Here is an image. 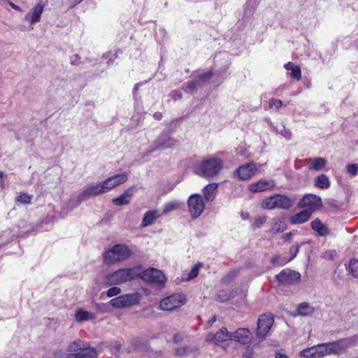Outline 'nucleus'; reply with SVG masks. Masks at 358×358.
Here are the masks:
<instances>
[{
    "mask_svg": "<svg viewBox=\"0 0 358 358\" xmlns=\"http://www.w3.org/2000/svg\"><path fill=\"white\" fill-rule=\"evenodd\" d=\"M282 136L286 138L287 140H289L292 137V133L289 130L287 129L285 127H283L280 131H278Z\"/></svg>",
    "mask_w": 358,
    "mask_h": 358,
    "instance_id": "obj_52",
    "label": "nucleus"
},
{
    "mask_svg": "<svg viewBox=\"0 0 358 358\" xmlns=\"http://www.w3.org/2000/svg\"><path fill=\"white\" fill-rule=\"evenodd\" d=\"M104 194V190L101 182L87 187L79 195L78 198L83 201L86 198Z\"/></svg>",
    "mask_w": 358,
    "mask_h": 358,
    "instance_id": "obj_18",
    "label": "nucleus"
},
{
    "mask_svg": "<svg viewBox=\"0 0 358 358\" xmlns=\"http://www.w3.org/2000/svg\"><path fill=\"white\" fill-rule=\"evenodd\" d=\"M292 233H287V234H285L283 235V239L285 241H287V240H289L291 236H292Z\"/></svg>",
    "mask_w": 358,
    "mask_h": 358,
    "instance_id": "obj_58",
    "label": "nucleus"
},
{
    "mask_svg": "<svg viewBox=\"0 0 358 358\" xmlns=\"http://www.w3.org/2000/svg\"><path fill=\"white\" fill-rule=\"evenodd\" d=\"M8 4L15 10H18V11H21L22 9L20 8V6H18L17 5L15 4L14 3L11 2V1H8Z\"/></svg>",
    "mask_w": 358,
    "mask_h": 358,
    "instance_id": "obj_56",
    "label": "nucleus"
},
{
    "mask_svg": "<svg viewBox=\"0 0 358 358\" xmlns=\"http://www.w3.org/2000/svg\"><path fill=\"white\" fill-rule=\"evenodd\" d=\"M285 68L288 71H291L290 76L294 79L299 80L301 78V71L299 66L292 62H288L285 65Z\"/></svg>",
    "mask_w": 358,
    "mask_h": 358,
    "instance_id": "obj_28",
    "label": "nucleus"
},
{
    "mask_svg": "<svg viewBox=\"0 0 358 358\" xmlns=\"http://www.w3.org/2000/svg\"><path fill=\"white\" fill-rule=\"evenodd\" d=\"M227 340L231 341V332H229L226 327H222L214 334L213 333H208L206 338V341L213 342L216 345Z\"/></svg>",
    "mask_w": 358,
    "mask_h": 358,
    "instance_id": "obj_15",
    "label": "nucleus"
},
{
    "mask_svg": "<svg viewBox=\"0 0 358 358\" xmlns=\"http://www.w3.org/2000/svg\"><path fill=\"white\" fill-rule=\"evenodd\" d=\"M258 166L254 162L247 163L239 166L236 170L239 180H247L252 178L257 173Z\"/></svg>",
    "mask_w": 358,
    "mask_h": 358,
    "instance_id": "obj_11",
    "label": "nucleus"
},
{
    "mask_svg": "<svg viewBox=\"0 0 358 358\" xmlns=\"http://www.w3.org/2000/svg\"><path fill=\"white\" fill-rule=\"evenodd\" d=\"M286 229V224L283 221L276 222L271 228V231L274 233L282 232Z\"/></svg>",
    "mask_w": 358,
    "mask_h": 358,
    "instance_id": "obj_37",
    "label": "nucleus"
},
{
    "mask_svg": "<svg viewBox=\"0 0 358 358\" xmlns=\"http://www.w3.org/2000/svg\"><path fill=\"white\" fill-rule=\"evenodd\" d=\"M273 324L274 317L271 314H262L259 317L255 334L259 342L264 341L271 334Z\"/></svg>",
    "mask_w": 358,
    "mask_h": 358,
    "instance_id": "obj_5",
    "label": "nucleus"
},
{
    "mask_svg": "<svg viewBox=\"0 0 358 358\" xmlns=\"http://www.w3.org/2000/svg\"><path fill=\"white\" fill-rule=\"evenodd\" d=\"M252 334L248 328H238L234 332H231V341H235L242 345L251 342Z\"/></svg>",
    "mask_w": 358,
    "mask_h": 358,
    "instance_id": "obj_12",
    "label": "nucleus"
},
{
    "mask_svg": "<svg viewBox=\"0 0 358 358\" xmlns=\"http://www.w3.org/2000/svg\"><path fill=\"white\" fill-rule=\"evenodd\" d=\"M277 280L284 285H292L299 282L301 280V274L293 270L283 269L275 276Z\"/></svg>",
    "mask_w": 358,
    "mask_h": 358,
    "instance_id": "obj_9",
    "label": "nucleus"
},
{
    "mask_svg": "<svg viewBox=\"0 0 358 358\" xmlns=\"http://www.w3.org/2000/svg\"><path fill=\"white\" fill-rule=\"evenodd\" d=\"M183 339V336L181 334H176L173 336V342L175 343H178L181 342Z\"/></svg>",
    "mask_w": 358,
    "mask_h": 358,
    "instance_id": "obj_54",
    "label": "nucleus"
},
{
    "mask_svg": "<svg viewBox=\"0 0 358 358\" xmlns=\"http://www.w3.org/2000/svg\"><path fill=\"white\" fill-rule=\"evenodd\" d=\"M344 341H346L347 348H350L358 343V334L354 335L351 337L345 338Z\"/></svg>",
    "mask_w": 358,
    "mask_h": 358,
    "instance_id": "obj_41",
    "label": "nucleus"
},
{
    "mask_svg": "<svg viewBox=\"0 0 358 358\" xmlns=\"http://www.w3.org/2000/svg\"><path fill=\"white\" fill-rule=\"evenodd\" d=\"M199 85H201V83L198 80H191L187 83V87L189 90H194Z\"/></svg>",
    "mask_w": 358,
    "mask_h": 358,
    "instance_id": "obj_48",
    "label": "nucleus"
},
{
    "mask_svg": "<svg viewBox=\"0 0 358 358\" xmlns=\"http://www.w3.org/2000/svg\"><path fill=\"white\" fill-rule=\"evenodd\" d=\"M317 349L319 350V355L320 358L323 357L324 356L331 355L330 347L329 346L328 343H320L317 345Z\"/></svg>",
    "mask_w": 358,
    "mask_h": 358,
    "instance_id": "obj_35",
    "label": "nucleus"
},
{
    "mask_svg": "<svg viewBox=\"0 0 358 358\" xmlns=\"http://www.w3.org/2000/svg\"><path fill=\"white\" fill-rule=\"evenodd\" d=\"M154 117H155L156 120H161V119H162V113H161L157 112V113H155L154 114Z\"/></svg>",
    "mask_w": 358,
    "mask_h": 358,
    "instance_id": "obj_59",
    "label": "nucleus"
},
{
    "mask_svg": "<svg viewBox=\"0 0 358 358\" xmlns=\"http://www.w3.org/2000/svg\"><path fill=\"white\" fill-rule=\"evenodd\" d=\"M188 207L192 217L196 218L201 215L205 208V204L200 194H192L188 199Z\"/></svg>",
    "mask_w": 358,
    "mask_h": 358,
    "instance_id": "obj_8",
    "label": "nucleus"
},
{
    "mask_svg": "<svg viewBox=\"0 0 358 358\" xmlns=\"http://www.w3.org/2000/svg\"><path fill=\"white\" fill-rule=\"evenodd\" d=\"M203 266L202 263H198L196 264L190 271V272L188 274V278L187 280H192L195 278L198 274L199 269Z\"/></svg>",
    "mask_w": 358,
    "mask_h": 358,
    "instance_id": "obj_38",
    "label": "nucleus"
},
{
    "mask_svg": "<svg viewBox=\"0 0 358 358\" xmlns=\"http://www.w3.org/2000/svg\"><path fill=\"white\" fill-rule=\"evenodd\" d=\"M189 352H190V350H189V348L187 346L181 348H178L176 350V355H180V356H183V355H187Z\"/></svg>",
    "mask_w": 358,
    "mask_h": 358,
    "instance_id": "obj_49",
    "label": "nucleus"
},
{
    "mask_svg": "<svg viewBox=\"0 0 358 358\" xmlns=\"http://www.w3.org/2000/svg\"><path fill=\"white\" fill-rule=\"evenodd\" d=\"M274 196L267 197L261 203V207L265 209H273L275 208Z\"/></svg>",
    "mask_w": 358,
    "mask_h": 358,
    "instance_id": "obj_36",
    "label": "nucleus"
},
{
    "mask_svg": "<svg viewBox=\"0 0 358 358\" xmlns=\"http://www.w3.org/2000/svg\"><path fill=\"white\" fill-rule=\"evenodd\" d=\"M104 306V307H106V304H104V303H102V304H101V305H100V304H97V306L99 307V308H100V306Z\"/></svg>",
    "mask_w": 358,
    "mask_h": 358,
    "instance_id": "obj_62",
    "label": "nucleus"
},
{
    "mask_svg": "<svg viewBox=\"0 0 358 358\" xmlns=\"http://www.w3.org/2000/svg\"><path fill=\"white\" fill-rule=\"evenodd\" d=\"M66 350L69 353L64 358H97L98 357L96 350L81 339L71 342Z\"/></svg>",
    "mask_w": 358,
    "mask_h": 358,
    "instance_id": "obj_1",
    "label": "nucleus"
},
{
    "mask_svg": "<svg viewBox=\"0 0 358 358\" xmlns=\"http://www.w3.org/2000/svg\"><path fill=\"white\" fill-rule=\"evenodd\" d=\"M347 271L353 278H358V259H350L347 266Z\"/></svg>",
    "mask_w": 358,
    "mask_h": 358,
    "instance_id": "obj_32",
    "label": "nucleus"
},
{
    "mask_svg": "<svg viewBox=\"0 0 358 358\" xmlns=\"http://www.w3.org/2000/svg\"><path fill=\"white\" fill-rule=\"evenodd\" d=\"M217 183H210L203 189V194L206 201H212L215 199L217 189Z\"/></svg>",
    "mask_w": 358,
    "mask_h": 358,
    "instance_id": "obj_27",
    "label": "nucleus"
},
{
    "mask_svg": "<svg viewBox=\"0 0 358 358\" xmlns=\"http://www.w3.org/2000/svg\"><path fill=\"white\" fill-rule=\"evenodd\" d=\"M187 301L186 297L182 294H174L162 299L160 308L163 310L171 311L181 307Z\"/></svg>",
    "mask_w": 358,
    "mask_h": 358,
    "instance_id": "obj_7",
    "label": "nucleus"
},
{
    "mask_svg": "<svg viewBox=\"0 0 358 358\" xmlns=\"http://www.w3.org/2000/svg\"><path fill=\"white\" fill-rule=\"evenodd\" d=\"M315 185L320 189L329 188L330 186V181L329 178L324 174L318 176L315 179Z\"/></svg>",
    "mask_w": 358,
    "mask_h": 358,
    "instance_id": "obj_31",
    "label": "nucleus"
},
{
    "mask_svg": "<svg viewBox=\"0 0 358 358\" xmlns=\"http://www.w3.org/2000/svg\"><path fill=\"white\" fill-rule=\"evenodd\" d=\"M317 345L306 348L301 352V356L305 358H320Z\"/></svg>",
    "mask_w": 358,
    "mask_h": 358,
    "instance_id": "obj_30",
    "label": "nucleus"
},
{
    "mask_svg": "<svg viewBox=\"0 0 358 358\" xmlns=\"http://www.w3.org/2000/svg\"><path fill=\"white\" fill-rule=\"evenodd\" d=\"M271 262L274 265L280 266L285 264L288 260H280L279 256L275 255L271 258Z\"/></svg>",
    "mask_w": 358,
    "mask_h": 358,
    "instance_id": "obj_46",
    "label": "nucleus"
},
{
    "mask_svg": "<svg viewBox=\"0 0 358 358\" xmlns=\"http://www.w3.org/2000/svg\"><path fill=\"white\" fill-rule=\"evenodd\" d=\"M130 255L131 251L127 245L118 244L107 250L103 257L107 264H113L127 259Z\"/></svg>",
    "mask_w": 358,
    "mask_h": 358,
    "instance_id": "obj_4",
    "label": "nucleus"
},
{
    "mask_svg": "<svg viewBox=\"0 0 358 358\" xmlns=\"http://www.w3.org/2000/svg\"><path fill=\"white\" fill-rule=\"evenodd\" d=\"M282 101L280 99H272L269 101L270 108L275 106V108H278L282 106Z\"/></svg>",
    "mask_w": 358,
    "mask_h": 358,
    "instance_id": "obj_50",
    "label": "nucleus"
},
{
    "mask_svg": "<svg viewBox=\"0 0 358 358\" xmlns=\"http://www.w3.org/2000/svg\"><path fill=\"white\" fill-rule=\"evenodd\" d=\"M122 343L121 341H117L114 343V344L111 347V350L114 352H117L120 351V350L122 348Z\"/></svg>",
    "mask_w": 358,
    "mask_h": 358,
    "instance_id": "obj_53",
    "label": "nucleus"
},
{
    "mask_svg": "<svg viewBox=\"0 0 358 358\" xmlns=\"http://www.w3.org/2000/svg\"><path fill=\"white\" fill-rule=\"evenodd\" d=\"M223 166V160L217 157H212L202 161L194 172L202 178L213 179L221 172Z\"/></svg>",
    "mask_w": 358,
    "mask_h": 358,
    "instance_id": "obj_2",
    "label": "nucleus"
},
{
    "mask_svg": "<svg viewBox=\"0 0 358 358\" xmlns=\"http://www.w3.org/2000/svg\"><path fill=\"white\" fill-rule=\"evenodd\" d=\"M313 214V210L306 209L290 217V222L293 224H302L308 221Z\"/></svg>",
    "mask_w": 358,
    "mask_h": 358,
    "instance_id": "obj_20",
    "label": "nucleus"
},
{
    "mask_svg": "<svg viewBox=\"0 0 358 358\" xmlns=\"http://www.w3.org/2000/svg\"><path fill=\"white\" fill-rule=\"evenodd\" d=\"M298 314L302 316L311 315L314 313L315 309L308 303H301L297 308Z\"/></svg>",
    "mask_w": 358,
    "mask_h": 358,
    "instance_id": "obj_29",
    "label": "nucleus"
},
{
    "mask_svg": "<svg viewBox=\"0 0 358 358\" xmlns=\"http://www.w3.org/2000/svg\"><path fill=\"white\" fill-rule=\"evenodd\" d=\"M311 228L317 231L320 236H326L330 234V231L327 227L322 224L321 220L318 218L311 222Z\"/></svg>",
    "mask_w": 358,
    "mask_h": 358,
    "instance_id": "obj_24",
    "label": "nucleus"
},
{
    "mask_svg": "<svg viewBox=\"0 0 358 358\" xmlns=\"http://www.w3.org/2000/svg\"><path fill=\"white\" fill-rule=\"evenodd\" d=\"M346 170L351 175L355 176L358 172V165L356 164H349L346 166Z\"/></svg>",
    "mask_w": 358,
    "mask_h": 358,
    "instance_id": "obj_43",
    "label": "nucleus"
},
{
    "mask_svg": "<svg viewBox=\"0 0 358 358\" xmlns=\"http://www.w3.org/2000/svg\"><path fill=\"white\" fill-rule=\"evenodd\" d=\"M275 187V182L272 180H259L252 182L248 185V189L255 193L271 190Z\"/></svg>",
    "mask_w": 358,
    "mask_h": 358,
    "instance_id": "obj_16",
    "label": "nucleus"
},
{
    "mask_svg": "<svg viewBox=\"0 0 358 358\" xmlns=\"http://www.w3.org/2000/svg\"><path fill=\"white\" fill-rule=\"evenodd\" d=\"M140 275L138 270L135 268H121L105 278V283L107 286L113 285H121L136 279Z\"/></svg>",
    "mask_w": 358,
    "mask_h": 358,
    "instance_id": "obj_3",
    "label": "nucleus"
},
{
    "mask_svg": "<svg viewBox=\"0 0 358 358\" xmlns=\"http://www.w3.org/2000/svg\"><path fill=\"white\" fill-rule=\"evenodd\" d=\"M322 199L319 196L313 194H306L299 203L300 207L304 208L310 206L311 208H318L322 206Z\"/></svg>",
    "mask_w": 358,
    "mask_h": 358,
    "instance_id": "obj_17",
    "label": "nucleus"
},
{
    "mask_svg": "<svg viewBox=\"0 0 358 358\" xmlns=\"http://www.w3.org/2000/svg\"><path fill=\"white\" fill-rule=\"evenodd\" d=\"M161 215V213L159 210H149L147 211L144 217L142 220L141 226L143 227H146L148 226L152 225L155 223L156 220Z\"/></svg>",
    "mask_w": 358,
    "mask_h": 358,
    "instance_id": "obj_23",
    "label": "nucleus"
},
{
    "mask_svg": "<svg viewBox=\"0 0 358 358\" xmlns=\"http://www.w3.org/2000/svg\"><path fill=\"white\" fill-rule=\"evenodd\" d=\"M134 188L131 187L125 190L122 194L113 199V204L116 206L127 205L130 203V199L134 195Z\"/></svg>",
    "mask_w": 358,
    "mask_h": 358,
    "instance_id": "obj_22",
    "label": "nucleus"
},
{
    "mask_svg": "<svg viewBox=\"0 0 358 358\" xmlns=\"http://www.w3.org/2000/svg\"><path fill=\"white\" fill-rule=\"evenodd\" d=\"M109 178L110 180H112L111 182L113 183V185H114V187H115L120 185L124 183L127 180L128 177L127 175L124 173L122 174L115 175L112 177H110Z\"/></svg>",
    "mask_w": 358,
    "mask_h": 358,
    "instance_id": "obj_34",
    "label": "nucleus"
},
{
    "mask_svg": "<svg viewBox=\"0 0 358 358\" xmlns=\"http://www.w3.org/2000/svg\"><path fill=\"white\" fill-rule=\"evenodd\" d=\"M33 198L32 195H29L26 193H21L17 197V200L21 203L23 204H29L31 203V201Z\"/></svg>",
    "mask_w": 358,
    "mask_h": 358,
    "instance_id": "obj_39",
    "label": "nucleus"
},
{
    "mask_svg": "<svg viewBox=\"0 0 358 358\" xmlns=\"http://www.w3.org/2000/svg\"><path fill=\"white\" fill-rule=\"evenodd\" d=\"M266 221V217H260L255 219L254 227L255 228H259Z\"/></svg>",
    "mask_w": 358,
    "mask_h": 358,
    "instance_id": "obj_51",
    "label": "nucleus"
},
{
    "mask_svg": "<svg viewBox=\"0 0 358 358\" xmlns=\"http://www.w3.org/2000/svg\"><path fill=\"white\" fill-rule=\"evenodd\" d=\"M176 141L168 133H162L155 141L154 147L150 152H154L159 149H168L175 146Z\"/></svg>",
    "mask_w": 358,
    "mask_h": 358,
    "instance_id": "obj_13",
    "label": "nucleus"
},
{
    "mask_svg": "<svg viewBox=\"0 0 358 358\" xmlns=\"http://www.w3.org/2000/svg\"><path fill=\"white\" fill-rule=\"evenodd\" d=\"M140 300L141 295L134 292L113 298L109 301V304L115 308H122L138 304Z\"/></svg>",
    "mask_w": 358,
    "mask_h": 358,
    "instance_id": "obj_6",
    "label": "nucleus"
},
{
    "mask_svg": "<svg viewBox=\"0 0 358 358\" xmlns=\"http://www.w3.org/2000/svg\"><path fill=\"white\" fill-rule=\"evenodd\" d=\"M60 354H61V352H60V351H57V352H55L54 353V356H55V357L56 358V357H57V356L58 355H60Z\"/></svg>",
    "mask_w": 358,
    "mask_h": 358,
    "instance_id": "obj_61",
    "label": "nucleus"
},
{
    "mask_svg": "<svg viewBox=\"0 0 358 358\" xmlns=\"http://www.w3.org/2000/svg\"><path fill=\"white\" fill-rule=\"evenodd\" d=\"M215 321H216V316L214 315L208 321L207 324H206V328L207 329L210 328Z\"/></svg>",
    "mask_w": 358,
    "mask_h": 358,
    "instance_id": "obj_55",
    "label": "nucleus"
},
{
    "mask_svg": "<svg viewBox=\"0 0 358 358\" xmlns=\"http://www.w3.org/2000/svg\"><path fill=\"white\" fill-rule=\"evenodd\" d=\"M75 317L77 322L90 320L94 318L92 313L83 310H78L76 313Z\"/></svg>",
    "mask_w": 358,
    "mask_h": 358,
    "instance_id": "obj_33",
    "label": "nucleus"
},
{
    "mask_svg": "<svg viewBox=\"0 0 358 358\" xmlns=\"http://www.w3.org/2000/svg\"><path fill=\"white\" fill-rule=\"evenodd\" d=\"M141 278L145 282H152L162 285L166 281L164 273L156 268H150L142 272Z\"/></svg>",
    "mask_w": 358,
    "mask_h": 358,
    "instance_id": "obj_10",
    "label": "nucleus"
},
{
    "mask_svg": "<svg viewBox=\"0 0 358 358\" xmlns=\"http://www.w3.org/2000/svg\"><path fill=\"white\" fill-rule=\"evenodd\" d=\"M178 208V203L176 202H169L164 205L163 209V213H168L173 211Z\"/></svg>",
    "mask_w": 358,
    "mask_h": 358,
    "instance_id": "obj_40",
    "label": "nucleus"
},
{
    "mask_svg": "<svg viewBox=\"0 0 358 358\" xmlns=\"http://www.w3.org/2000/svg\"><path fill=\"white\" fill-rule=\"evenodd\" d=\"M299 247L300 245L298 243H295L293 246L291 247L290 253L292 254V257L289 259H288V261L293 259L296 256L299 252Z\"/></svg>",
    "mask_w": 358,
    "mask_h": 358,
    "instance_id": "obj_47",
    "label": "nucleus"
},
{
    "mask_svg": "<svg viewBox=\"0 0 358 358\" xmlns=\"http://www.w3.org/2000/svg\"><path fill=\"white\" fill-rule=\"evenodd\" d=\"M4 176V173L1 171H0V178H2Z\"/></svg>",
    "mask_w": 358,
    "mask_h": 358,
    "instance_id": "obj_63",
    "label": "nucleus"
},
{
    "mask_svg": "<svg viewBox=\"0 0 358 358\" xmlns=\"http://www.w3.org/2000/svg\"><path fill=\"white\" fill-rule=\"evenodd\" d=\"M136 90H138V86H137V85H135V87H134V92H135Z\"/></svg>",
    "mask_w": 358,
    "mask_h": 358,
    "instance_id": "obj_64",
    "label": "nucleus"
},
{
    "mask_svg": "<svg viewBox=\"0 0 358 358\" xmlns=\"http://www.w3.org/2000/svg\"><path fill=\"white\" fill-rule=\"evenodd\" d=\"M329 346L330 347L331 354L334 355H338L348 349L346 341H344V338L334 342H329Z\"/></svg>",
    "mask_w": 358,
    "mask_h": 358,
    "instance_id": "obj_25",
    "label": "nucleus"
},
{
    "mask_svg": "<svg viewBox=\"0 0 358 358\" xmlns=\"http://www.w3.org/2000/svg\"><path fill=\"white\" fill-rule=\"evenodd\" d=\"M43 10L44 5L41 3H38L27 13L24 15V20L29 22L31 25L38 22Z\"/></svg>",
    "mask_w": 358,
    "mask_h": 358,
    "instance_id": "obj_14",
    "label": "nucleus"
},
{
    "mask_svg": "<svg viewBox=\"0 0 358 358\" xmlns=\"http://www.w3.org/2000/svg\"><path fill=\"white\" fill-rule=\"evenodd\" d=\"M112 180H110V178H107L104 181L101 182V185L103 186V189L104 190V193H106L111 190L112 189L115 188L114 185H113V183L111 182Z\"/></svg>",
    "mask_w": 358,
    "mask_h": 358,
    "instance_id": "obj_42",
    "label": "nucleus"
},
{
    "mask_svg": "<svg viewBox=\"0 0 358 358\" xmlns=\"http://www.w3.org/2000/svg\"><path fill=\"white\" fill-rule=\"evenodd\" d=\"M212 76H213V73L211 71H208V72H206V73L199 75V79L197 80L201 83V85L203 82L210 79L212 78Z\"/></svg>",
    "mask_w": 358,
    "mask_h": 358,
    "instance_id": "obj_45",
    "label": "nucleus"
},
{
    "mask_svg": "<svg viewBox=\"0 0 358 358\" xmlns=\"http://www.w3.org/2000/svg\"><path fill=\"white\" fill-rule=\"evenodd\" d=\"M275 358H288L287 355L282 353H277Z\"/></svg>",
    "mask_w": 358,
    "mask_h": 358,
    "instance_id": "obj_60",
    "label": "nucleus"
},
{
    "mask_svg": "<svg viewBox=\"0 0 358 358\" xmlns=\"http://www.w3.org/2000/svg\"><path fill=\"white\" fill-rule=\"evenodd\" d=\"M275 208L289 209L293 204V201L287 196L283 194H275Z\"/></svg>",
    "mask_w": 358,
    "mask_h": 358,
    "instance_id": "obj_21",
    "label": "nucleus"
},
{
    "mask_svg": "<svg viewBox=\"0 0 358 358\" xmlns=\"http://www.w3.org/2000/svg\"><path fill=\"white\" fill-rule=\"evenodd\" d=\"M79 59H80V57L78 55H74V59H72L71 62L72 64L78 65L79 64L78 60H79Z\"/></svg>",
    "mask_w": 358,
    "mask_h": 358,
    "instance_id": "obj_57",
    "label": "nucleus"
},
{
    "mask_svg": "<svg viewBox=\"0 0 358 358\" xmlns=\"http://www.w3.org/2000/svg\"><path fill=\"white\" fill-rule=\"evenodd\" d=\"M131 350L138 351H147L150 349L148 342L143 338H136L131 341Z\"/></svg>",
    "mask_w": 358,
    "mask_h": 358,
    "instance_id": "obj_26",
    "label": "nucleus"
},
{
    "mask_svg": "<svg viewBox=\"0 0 358 358\" xmlns=\"http://www.w3.org/2000/svg\"><path fill=\"white\" fill-rule=\"evenodd\" d=\"M121 292V289L117 287H113L108 289L106 294L108 297H113L118 295Z\"/></svg>",
    "mask_w": 358,
    "mask_h": 358,
    "instance_id": "obj_44",
    "label": "nucleus"
},
{
    "mask_svg": "<svg viewBox=\"0 0 358 358\" xmlns=\"http://www.w3.org/2000/svg\"><path fill=\"white\" fill-rule=\"evenodd\" d=\"M308 168L309 170L321 171L327 165V161L324 157H313L306 159Z\"/></svg>",
    "mask_w": 358,
    "mask_h": 358,
    "instance_id": "obj_19",
    "label": "nucleus"
}]
</instances>
